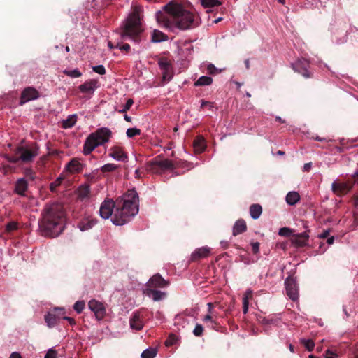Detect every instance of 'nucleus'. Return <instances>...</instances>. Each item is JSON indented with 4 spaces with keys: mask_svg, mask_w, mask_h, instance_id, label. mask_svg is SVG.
<instances>
[{
    "mask_svg": "<svg viewBox=\"0 0 358 358\" xmlns=\"http://www.w3.org/2000/svg\"><path fill=\"white\" fill-rule=\"evenodd\" d=\"M309 235L306 232L294 235L292 238V243L297 247H303L308 244Z\"/></svg>",
    "mask_w": 358,
    "mask_h": 358,
    "instance_id": "obj_20",
    "label": "nucleus"
},
{
    "mask_svg": "<svg viewBox=\"0 0 358 358\" xmlns=\"http://www.w3.org/2000/svg\"><path fill=\"white\" fill-rule=\"evenodd\" d=\"M109 156L118 162H125L128 159L127 155L120 147L115 146L110 150Z\"/></svg>",
    "mask_w": 358,
    "mask_h": 358,
    "instance_id": "obj_18",
    "label": "nucleus"
},
{
    "mask_svg": "<svg viewBox=\"0 0 358 358\" xmlns=\"http://www.w3.org/2000/svg\"><path fill=\"white\" fill-rule=\"evenodd\" d=\"M199 1L204 8H212L222 4L220 0H199Z\"/></svg>",
    "mask_w": 358,
    "mask_h": 358,
    "instance_id": "obj_31",
    "label": "nucleus"
},
{
    "mask_svg": "<svg viewBox=\"0 0 358 358\" xmlns=\"http://www.w3.org/2000/svg\"><path fill=\"white\" fill-rule=\"evenodd\" d=\"M285 285L287 295L292 301H297L299 299L298 285L295 280L287 278L285 280Z\"/></svg>",
    "mask_w": 358,
    "mask_h": 358,
    "instance_id": "obj_9",
    "label": "nucleus"
},
{
    "mask_svg": "<svg viewBox=\"0 0 358 358\" xmlns=\"http://www.w3.org/2000/svg\"><path fill=\"white\" fill-rule=\"evenodd\" d=\"M98 87L96 80L92 79L85 82L79 86V90L82 93L92 94Z\"/></svg>",
    "mask_w": 358,
    "mask_h": 358,
    "instance_id": "obj_17",
    "label": "nucleus"
},
{
    "mask_svg": "<svg viewBox=\"0 0 358 358\" xmlns=\"http://www.w3.org/2000/svg\"><path fill=\"white\" fill-rule=\"evenodd\" d=\"M61 181L62 178L59 177L54 182H52L50 185V190L52 192H55L56 190V188L60 185Z\"/></svg>",
    "mask_w": 358,
    "mask_h": 358,
    "instance_id": "obj_46",
    "label": "nucleus"
},
{
    "mask_svg": "<svg viewBox=\"0 0 358 358\" xmlns=\"http://www.w3.org/2000/svg\"><path fill=\"white\" fill-rule=\"evenodd\" d=\"M262 213V206L259 204H252L250 207V215L254 220L258 219Z\"/></svg>",
    "mask_w": 358,
    "mask_h": 358,
    "instance_id": "obj_29",
    "label": "nucleus"
},
{
    "mask_svg": "<svg viewBox=\"0 0 358 358\" xmlns=\"http://www.w3.org/2000/svg\"><path fill=\"white\" fill-rule=\"evenodd\" d=\"M117 165L115 164H104L103 166H102L101 167V171L103 172H110V171H115V169H117Z\"/></svg>",
    "mask_w": 358,
    "mask_h": 358,
    "instance_id": "obj_38",
    "label": "nucleus"
},
{
    "mask_svg": "<svg viewBox=\"0 0 358 358\" xmlns=\"http://www.w3.org/2000/svg\"><path fill=\"white\" fill-rule=\"evenodd\" d=\"M6 159L8 162L10 163H17L20 161V155L18 156H8L6 157Z\"/></svg>",
    "mask_w": 358,
    "mask_h": 358,
    "instance_id": "obj_51",
    "label": "nucleus"
},
{
    "mask_svg": "<svg viewBox=\"0 0 358 358\" xmlns=\"http://www.w3.org/2000/svg\"><path fill=\"white\" fill-rule=\"evenodd\" d=\"M115 204L112 199L105 200L102 202L99 208V215L101 218L107 220L114 214L113 210Z\"/></svg>",
    "mask_w": 358,
    "mask_h": 358,
    "instance_id": "obj_10",
    "label": "nucleus"
},
{
    "mask_svg": "<svg viewBox=\"0 0 358 358\" xmlns=\"http://www.w3.org/2000/svg\"><path fill=\"white\" fill-rule=\"evenodd\" d=\"M247 230L246 222L243 219H239L234 223L232 228L233 236H236L241 234H243Z\"/></svg>",
    "mask_w": 358,
    "mask_h": 358,
    "instance_id": "obj_22",
    "label": "nucleus"
},
{
    "mask_svg": "<svg viewBox=\"0 0 358 358\" xmlns=\"http://www.w3.org/2000/svg\"><path fill=\"white\" fill-rule=\"evenodd\" d=\"M62 319L67 320L71 325H74L75 324V320L72 317H67V316H65L64 315H62Z\"/></svg>",
    "mask_w": 358,
    "mask_h": 358,
    "instance_id": "obj_55",
    "label": "nucleus"
},
{
    "mask_svg": "<svg viewBox=\"0 0 358 358\" xmlns=\"http://www.w3.org/2000/svg\"><path fill=\"white\" fill-rule=\"evenodd\" d=\"M130 327L135 330H140L143 328V324L138 313H134L129 320Z\"/></svg>",
    "mask_w": 358,
    "mask_h": 358,
    "instance_id": "obj_23",
    "label": "nucleus"
},
{
    "mask_svg": "<svg viewBox=\"0 0 358 358\" xmlns=\"http://www.w3.org/2000/svg\"><path fill=\"white\" fill-rule=\"evenodd\" d=\"M285 200L287 204L293 206L300 200V196L297 192L292 191L287 194Z\"/></svg>",
    "mask_w": 358,
    "mask_h": 358,
    "instance_id": "obj_28",
    "label": "nucleus"
},
{
    "mask_svg": "<svg viewBox=\"0 0 358 358\" xmlns=\"http://www.w3.org/2000/svg\"><path fill=\"white\" fill-rule=\"evenodd\" d=\"M57 352L53 349H50L45 354V358H57Z\"/></svg>",
    "mask_w": 358,
    "mask_h": 358,
    "instance_id": "obj_48",
    "label": "nucleus"
},
{
    "mask_svg": "<svg viewBox=\"0 0 358 358\" xmlns=\"http://www.w3.org/2000/svg\"><path fill=\"white\" fill-rule=\"evenodd\" d=\"M168 40V36L162 31L154 29L152 34L151 41L153 43H160Z\"/></svg>",
    "mask_w": 358,
    "mask_h": 358,
    "instance_id": "obj_27",
    "label": "nucleus"
},
{
    "mask_svg": "<svg viewBox=\"0 0 358 358\" xmlns=\"http://www.w3.org/2000/svg\"><path fill=\"white\" fill-rule=\"evenodd\" d=\"M158 65L162 71L163 78L164 80H171L172 78V67L170 62L165 57L160 58L158 60Z\"/></svg>",
    "mask_w": 358,
    "mask_h": 358,
    "instance_id": "obj_14",
    "label": "nucleus"
},
{
    "mask_svg": "<svg viewBox=\"0 0 358 358\" xmlns=\"http://www.w3.org/2000/svg\"><path fill=\"white\" fill-rule=\"evenodd\" d=\"M116 48H119L122 50L128 51L130 49V45L127 43L121 45L120 43H117L116 45Z\"/></svg>",
    "mask_w": 358,
    "mask_h": 358,
    "instance_id": "obj_53",
    "label": "nucleus"
},
{
    "mask_svg": "<svg viewBox=\"0 0 358 358\" xmlns=\"http://www.w3.org/2000/svg\"><path fill=\"white\" fill-rule=\"evenodd\" d=\"M65 310L62 308H55L52 311L48 312L44 317L45 322L49 328H52L57 324Z\"/></svg>",
    "mask_w": 358,
    "mask_h": 358,
    "instance_id": "obj_8",
    "label": "nucleus"
},
{
    "mask_svg": "<svg viewBox=\"0 0 358 358\" xmlns=\"http://www.w3.org/2000/svg\"><path fill=\"white\" fill-rule=\"evenodd\" d=\"M15 153L20 155V161L24 163L31 162L39 154V147L36 143L18 146Z\"/></svg>",
    "mask_w": 358,
    "mask_h": 358,
    "instance_id": "obj_6",
    "label": "nucleus"
},
{
    "mask_svg": "<svg viewBox=\"0 0 358 358\" xmlns=\"http://www.w3.org/2000/svg\"><path fill=\"white\" fill-rule=\"evenodd\" d=\"M205 107L212 110V109L213 108V103L212 102L202 101L201 103V108L202 109L204 108Z\"/></svg>",
    "mask_w": 358,
    "mask_h": 358,
    "instance_id": "obj_49",
    "label": "nucleus"
},
{
    "mask_svg": "<svg viewBox=\"0 0 358 358\" xmlns=\"http://www.w3.org/2000/svg\"><path fill=\"white\" fill-rule=\"evenodd\" d=\"M85 306V302L83 301H78L73 305V309L78 313H80Z\"/></svg>",
    "mask_w": 358,
    "mask_h": 358,
    "instance_id": "obj_40",
    "label": "nucleus"
},
{
    "mask_svg": "<svg viewBox=\"0 0 358 358\" xmlns=\"http://www.w3.org/2000/svg\"><path fill=\"white\" fill-rule=\"evenodd\" d=\"M215 318H216V315L207 314L203 318V321L204 322H210L212 324V327H213L215 325L217 324L216 321L215 320Z\"/></svg>",
    "mask_w": 358,
    "mask_h": 358,
    "instance_id": "obj_39",
    "label": "nucleus"
},
{
    "mask_svg": "<svg viewBox=\"0 0 358 358\" xmlns=\"http://www.w3.org/2000/svg\"><path fill=\"white\" fill-rule=\"evenodd\" d=\"M292 67L294 71L301 74L304 78H308L310 77V73L308 71L309 62L305 59H298L292 64Z\"/></svg>",
    "mask_w": 358,
    "mask_h": 358,
    "instance_id": "obj_11",
    "label": "nucleus"
},
{
    "mask_svg": "<svg viewBox=\"0 0 358 358\" xmlns=\"http://www.w3.org/2000/svg\"><path fill=\"white\" fill-rule=\"evenodd\" d=\"M135 173V177H136V178H141V173H140V171H139V169H136V171H135V173Z\"/></svg>",
    "mask_w": 358,
    "mask_h": 358,
    "instance_id": "obj_63",
    "label": "nucleus"
},
{
    "mask_svg": "<svg viewBox=\"0 0 358 358\" xmlns=\"http://www.w3.org/2000/svg\"><path fill=\"white\" fill-rule=\"evenodd\" d=\"M210 253V248L204 246L199 248L196 249L191 254L190 259L192 261H196L199 259L206 258L209 256Z\"/></svg>",
    "mask_w": 358,
    "mask_h": 358,
    "instance_id": "obj_19",
    "label": "nucleus"
},
{
    "mask_svg": "<svg viewBox=\"0 0 358 358\" xmlns=\"http://www.w3.org/2000/svg\"><path fill=\"white\" fill-rule=\"evenodd\" d=\"M329 229H327V230H325L322 233H321L320 234L318 235V237L320 238H325L328 236L329 234Z\"/></svg>",
    "mask_w": 358,
    "mask_h": 358,
    "instance_id": "obj_58",
    "label": "nucleus"
},
{
    "mask_svg": "<svg viewBox=\"0 0 358 358\" xmlns=\"http://www.w3.org/2000/svg\"><path fill=\"white\" fill-rule=\"evenodd\" d=\"M88 307L94 313L98 320H101L104 317L106 308L101 302L92 299L89 301Z\"/></svg>",
    "mask_w": 358,
    "mask_h": 358,
    "instance_id": "obj_13",
    "label": "nucleus"
},
{
    "mask_svg": "<svg viewBox=\"0 0 358 358\" xmlns=\"http://www.w3.org/2000/svg\"><path fill=\"white\" fill-rule=\"evenodd\" d=\"M252 250L254 254H257L259 252V243L258 242L251 243Z\"/></svg>",
    "mask_w": 358,
    "mask_h": 358,
    "instance_id": "obj_50",
    "label": "nucleus"
},
{
    "mask_svg": "<svg viewBox=\"0 0 358 358\" xmlns=\"http://www.w3.org/2000/svg\"><path fill=\"white\" fill-rule=\"evenodd\" d=\"M169 285V282L164 279L159 274L154 275L147 282L148 288H164Z\"/></svg>",
    "mask_w": 358,
    "mask_h": 358,
    "instance_id": "obj_15",
    "label": "nucleus"
},
{
    "mask_svg": "<svg viewBox=\"0 0 358 358\" xmlns=\"http://www.w3.org/2000/svg\"><path fill=\"white\" fill-rule=\"evenodd\" d=\"M213 83V79L210 76H202L194 83L195 86L210 85Z\"/></svg>",
    "mask_w": 358,
    "mask_h": 358,
    "instance_id": "obj_32",
    "label": "nucleus"
},
{
    "mask_svg": "<svg viewBox=\"0 0 358 358\" xmlns=\"http://www.w3.org/2000/svg\"><path fill=\"white\" fill-rule=\"evenodd\" d=\"M157 355V350L155 348H147L141 353V358H155Z\"/></svg>",
    "mask_w": 358,
    "mask_h": 358,
    "instance_id": "obj_34",
    "label": "nucleus"
},
{
    "mask_svg": "<svg viewBox=\"0 0 358 358\" xmlns=\"http://www.w3.org/2000/svg\"><path fill=\"white\" fill-rule=\"evenodd\" d=\"M17 224L15 222H10L8 223L6 226V230L8 232L14 231L17 229Z\"/></svg>",
    "mask_w": 358,
    "mask_h": 358,
    "instance_id": "obj_47",
    "label": "nucleus"
},
{
    "mask_svg": "<svg viewBox=\"0 0 358 358\" xmlns=\"http://www.w3.org/2000/svg\"><path fill=\"white\" fill-rule=\"evenodd\" d=\"M264 324H270V317H265L262 320Z\"/></svg>",
    "mask_w": 358,
    "mask_h": 358,
    "instance_id": "obj_62",
    "label": "nucleus"
},
{
    "mask_svg": "<svg viewBox=\"0 0 358 358\" xmlns=\"http://www.w3.org/2000/svg\"><path fill=\"white\" fill-rule=\"evenodd\" d=\"M156 19L161 27L171 31L191 29L196 24L194 15L176 1H170L163 10L157 11Z\"/></svg>",
    "mask_w": 358,
    "mask_h": 358,
    "instance_id": "obj_1",
    "label": "nucleus"
},
{
    "mask_svg": "<svg viewBox=\"0 0 358 358\" xmlns=\"http://www.w3.org/2000/svg\"><path fill=\"white\" fill-rule=\"evenodd\" d=\"M208 314L210 315H216L215 312L213 311V305L212 303H208Z\"/></svg>",
    "mask_w": 358,
    "mask_h": 358,
    "instance_id": "obj_57",
    "label": "nucleus"
},
{
    "mask_svg": "<svg viewBox=\"0 0 358 358\" xmlns=\"http://www.w3.org/2000/svg\"><path fill=\"white\" fill-rule=\"evenodd\" d=\"M28 188L27 181L22 178L17 180L15 184V192L20 195H24Z\"/></svg>",
    "mask_w": 358,
    "mask_h": 358,
    "instance_id": "obj_26",
    "label": "nucleus"
},
{
    "mask_svg": "<svg viewBox=\"0 0 358 358\" xmlns=\"http://www.w3.org/2000/svg\"><path fill=\"white\" fill-rule=\"evenodd\" d=\"M126 134L128 138H133L135 136L140 135L141 130L136 127L129 128L127 130Z\"/></svg>",
    "mask_w": 358,
    "mask_h": 358,
    "instance_id": "obj_36",
    "label": "nucleus"
},
{
    "mask_svg": "<svg viewBox=\"0 0 358 358\" xmlns=\"http://www.w3.org/2000/svg\"><path fill=\"white\" fill-rule=\"evenodd\" d=\"M301 342L304 345L308 351H312L315 347L314 342L311 339H301Z\"/></svg>",
    "mask_w": 358,
    "mask_h": 358,
    "instance_id": "obj_37",
    "label": "nucleus"
},
{
    "mask_svg": "<svg viewBox=\"0 0 358 358\" xmlns=\"http://www.w3.org/2000/svg\"><path fill=\"white\" fill-rule=\"evenodd\" d=\"M206 70L210 74H216L222 71L221 69L218 70L213 64H207Z\"/></svg>",
    "mask_w": 358,
    "mask_h": 358,
    "instance_id": "obj_43",
    "label": "nucleus"
},
{
    "mask_svg": "<svg viewBox=\"0 0 358 358\" xmlns=\"http://www.w3.org/2000/svg\"><path fill=\"white\" fill-rule=\"evenodd\" d=\"M143 292L148 297L152 298L154 301H162L165 298L166 295V293L165 292H162L159 290H156L155 289L150 288H146Z\"/></svg>",
    "mask_w": 358,
    "mask_h": 358,
    "instance_id": "obj_21",
    "label": "nucleus"
},
{
    "mask_svg": "<svg viewBox=\"0 0 358 358\" xmlns=\"http://www.w3.org/2000/svg\"><path fill=\"white\" fill-rule=\"evenodd\" d=\"M325 358H338V355L331 350H327L326 352Z\"/></svg>",
    "mask_w": 358,
    "mask_h": 358,
    "instance_id": "obj_54",
    "label": "nucleus"
},
{
    "mask_svg": "<svg viewBox=\"0 0 358 358\" xmlns=\"http://www.w3.org/2000/svg\"><path fill=\"white\" fill-rule=\"evenodd\" d=\"M111 136L110 130L107 127L98 129L86 138L83 152L85 155H90L96 148L107 143Z\"/></svg>",
    "mask_w": 358,
    "mask_h": 358,
    "instance_id": "obj_5",
    "label": "nucleus"
},
{
    "mask_svg": "<svg viewBox=\"0 0 358 358\" xmlns=\"http://www.w3.org/2000/svg\"><path fill=\"white\" fill-rule=\"evenodd\" d=\"M354 205L356 206V207H358V194L357 196H355V199H354Z\"/></svg>",
    "mask_w": 358,
    "mask_h": 358,
    "instance_id": "obj_64",
    "label": "nucleus"
},
{
    "mask_svg": "<svg viewBox=\"0 0 358 358\" xmlns=\"http://www.w3.org/2000/svg\"><path fill=\"white\" fill-rule=\"evenodd\" d=\"M39 97V92L34 87L25 88L20 96V104L23 105L27 102L36 100Z\"/></svg>",
    "mask_w": 358,
    "mask_h": 358,
    "instance_id": "obj_12",
    "label": "nucleus"
},
{
    "mask_svg": "<svg viewBox=\"0 0 358 358\" xmlns=\"http://www.w3.org/2000/svg\"><path fill=\"white\" fill-rule=\"evenodd\" d=\"M123 203L117 205L114 210L111 222L116 226H122L129 222L138 213V195L136 190H129L122 196Z\"/></svg>",
    "mask_w": 358,
    "mask_h": 358,
    "instance_id": "obj_3",
    "label": "nucleus"
},
{
    "mask_svg": "<svg viewBox=\"0 0 358 358\" xmlns=\"http://www.w3.org/2000/svg\"><path fill=\"white\" fill-rule=\"evenodd\" d=\"M94 72L99 75H104L106 73V69L103 65L99 64L92 67Z\"/></svg>",
    "mask_w": 358,
    "mask_h": 358,
    "instance_id": "obj_44",
    "label": "nucleus"
},
{
    "mask_svg": "<svg viewBox=\"0 0 358 358\" xmlns=\"http://www.w3.org/2000/svg\"><path fill=\"white\" fill-rule=\"evenodd\" d=\"M203 326L200 324H196L194 329L193 330V334L196 336H200L203 334Z\"/></svg>",
    "mask_w": 358,
    "mask_h": 358,
    "instance_id": "obj_45",
    "label": "nucleus"
},
{
    "mask_svg": "<svg viewBox=\"0 0 358 358\" xmlns=\"http://www.w3.org/2000/svg\"><path fill=\"white\" fill-rule=\"evenodd\" d=\"M83 168V164L77 159H71L66 166V169L71 173L80 172Z\"/></svg>",
    "mask_w": 358,
    "mask_h": 358,
    "instance_id": "obj_24",
    "label": "nucleus"
},
{
    "mask_svg": "<svg viewBox=\"0 0 358 358\" xmlns=\"http://www.w3.org/2000/svg\"><path fill=\"white\" fill-rule=\"evenodd\" d=\"M292 230L287 227L280 228L278 234L282 236H289L292 235Z\"/></svg>",
    "mask_w": 358,
    "mask_h": 358,
    "instance_id": "obj_42",
    "label": "nucleus"
},
{
    "mask_svg": "<svg viewBox=\"0 0 358 358\" xmlns=\"http://www.w3.org/2000/svg\"><path fill=\"white\" fill-rule=\"evenodd\" d=\"M249 301H248L247 298L243 299V311L244 314H246L248 310Z\"/></svg>",
    "mask_w": 358,
    "mask_h": 358,
    "instance_id": "obj_52",
    "label": "nucleus"
},
{
    "mask_svg": "<svg viewBox=\"0 0 358 358\" xmlns=\"http://www.w3.org/2000/svg\"><path fill=\"white\" fill-rule=\"evenodd\" d=\"M64 213L60 206L51 204L45 206L41 227L46 236H58L64 229Z\"/></svg>",
    "mask_w": 358,
    "mask_h": 358,
    "instance_id": "obj_2",
    "label": "nucleus"
},
{
    "mask_svg": "<svg viewBox=\"0 0 358 358\" xmlns=\"http://www.w3.org/2000/svg\"><path fill=\"white\" fill-rule=\"evenodd\" d=\"M76 115H69L66 120H64L62 122V127L64 129L71 128L75 125L76 122Z\"/></svg>",
    "mask_w": 358,
    "mask_h": 358,
    "instance_id": "obj_33",
    "label": "nucleus"
},
{
    "mask_svg": "<svg viewBox=\"0 0 358 358\" xmlns=\"http://www.w3.org/2000/svg\"><path fill=\"white\" fill-rule=\"evenodd\" d=\"M252 291L250 289H247L244 294L243 299L247 298L248 301H249V299L252 296Z\"/></svg>",
    "mask_w": 358,
    "mask_h": 358,
    "instance_id": "obj_56",
    "label": "nucleus"
},
{
    "mask_svg": "<svg viewBox=\"0 0 358 358\" xmlns=\"http://www.w3.org/2000/svg\"><path fill=\"white\" fill-rule=\"evenodd\" d=\"M352 186L348 182H336L334 181L331 184V190L338 196L345 194L349 192Z\"/></svg>",
    "mask_w": 358,
    "mask_h": 358,
    "instance_id": "obj_16",
    "label": "nucleus"
},
{
    "mask_svg": "<svg viewBox=\"0 0 358 358\" xmlns=\"http://www.w3.org/2000/svg\"><path fill=\"white\" fill-rule=\"evenodd\" d=\"M10 358H22L20 353L14 352L11 353Z\"/></svg>",
    "mask_w": 358,
    "mask_h": 358,
    "instance_id": "obj_59",
    "label": "nucleus"
},
{
    "mask_svg": "<svg viewBox=\"0 0 358 358\" xmlns=\"http://www.w3.org/2000/svg\"><path fill=\"white\" fill-rule=\"evenodd\" d=\"M173 166V163L169 159H159L155 158L147 164L146 169L148 171L152 173H158L159 170L172 169Z\"/></svg>",
    "mask_w": 358,
    "mask_h": 358,
    "instance_id": "obj_7",
    "label": "nucleus"
},
{
    "mask_svg": "<svg viewBox=\"0 0 358 358\" xmlns=\"http://www.w3.org/2000/svg\"><path fill=\"white\" fill-rule=\"evenodd\" d=\"M133 103H134L133 99H129L127 101L125 105L122 107V108L119 110V112L121 113H126L127 110H129L130 109V108L131 107Z\"/></svg>",
    "mask_w": 358,
    "mask_h": 358,
    "instance_id": "obj_41",
    "label": "nucleus"
},
{
    "mask_svg": "<svg viewBox=\"0 0 358 358\" xmlns=\"http://www.w3.org/2000/svg\"><path fill=\"white\" fill-rule=\"evenodd\" d=\"M64 73L71 78H79L82 76L81 72L78 69H72V70H65Z\"/></svg>",
    "mask_w": 358,
    "mask_h": 358,
    "instance_id": "obj_35",
    "label": "nucleus"
},
{
    "mask_svg": "<svg viewBox=\"0 0 358 358\" xmlns=\"http://www.w3.org/2000/svg\"><path fill=\"white\" fill-rule=\"evenodd\" d=\"M194 148L198 153H201L204 151L206 148L204 139L201 137L196 138L194 141Z\"/></svg>",
    "mask_w": 358,
    "mask_h": 358,
    "instance_id": "obj_30",
    "label": "nucleus"
},
{
    "mask_svg": "<svg viewBox=\"0 0 358 358\" xmlns=\"http://www.w3.org/2000/svg\"><path fill=\"white\" fill-rule=\"evenodd\" d=\"M97 221L94 218L87 217L84 219L78 224V228L80 231H85L92 229L96 224Z\"/></svg>",
    "mask_w": 358,
    "mask_h": 358,
    "instance_id": "obj_25",
    "label": "nucleus"
},
{
    "mask_svg": "<svg viewBox=\"0 0 358 358\" xmlns=\"http://www.w3.org/2000/svg\"><path fill=\"white\" fill-rule=\"evenodd\" d=\"M334 242V236H331V237H329L327 240V243L329 244V245H331L333 244Z\"/></svg>",
    "mask_w": 358,
    "mask_h": 358,
    "instance_id": "obj_61",
    "label": "nucleus"
},
{
    "mask_svg": "<svg viewBox=\"0 0 358 358\" xmlns=\"http://www.w3.org/2000/svg\"><path fill=\"white\" fill-rule=\"evenodd\" d=\"M122 40H131L135 43L141 41L140 34L143 31L141 22L138 14L132 13L124 21L121 27Z\"/></svg>",
    "mask_w": 358,
    "mask_h": 358,
    "instance_id": "obj_4",
    "label": "nucleus"
},
{
    "mask_svg": "<svg viewBox=\"0 0 358 358\" xmlns=\"http://www.w3.org/2000/svg\"><path fill=\"white\" fill-rule=\"evenodd\" d=\"M312 167V164L310 163H306L303 166V171H309Z\"/></svg>",
    "mask_w": 358,
    "mask_h": 358,
    "instance_id": "obj_60",
    "label": "nucleus"
}]
</instances>
